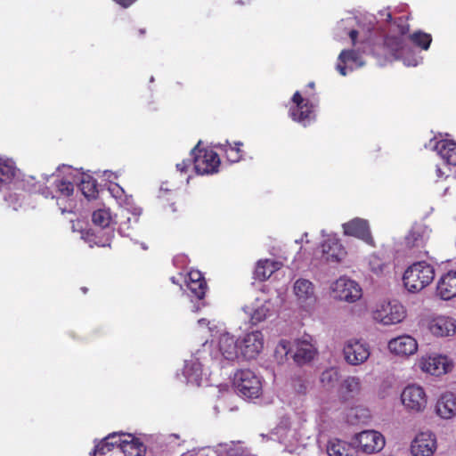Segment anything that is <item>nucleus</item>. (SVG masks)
<instances>
[{
  "instance_id": "obj_37",
  "label": "nucleus",
  "mask_w": 456,
  "mask_h": 456,
  "mask_svg": "<svg viewBox=\"0 0 456 456\" xmlns=\"http://www.w3.org/2000/svg\"><path fill=\"white\" fill-rule=\"evenodd\" d=\"M340 394L346 398H353L362 391V381L359 377L348 376L345 378L339 387Z\"/></svg>"
},
{
  "instance_id": "obj_55",
  "label": "nucleus",
  "mask_w": 456,
  "mask_h": 456,
  "mask_svg": "<svg viewBox=\"0 0 456 456\" xmlns=\"http://www.w3.org/2000/svg\"><path fill=\"white\" fill-rule=\"evenodd\" d=\"M380 16L386 17V20L389 21L392 18L391 12L388 10H384L379 12Z\"/></svg>"
},
{
  "instance_id": "obj_46",
  "label": "nucleus",
  "mask_w": 456,
  "mask_h": 456,
  "mask_svg": "<svg viewBox=\"0 0 456 456\" xmlns=\"http://www.w3.org/2000/svg\"><path fill=\"white\" fill-rule=\"evenodd\" d=\"M110 193L115 198L120 206L128 207L132 199L126 195L125 191L118 183H110L109 186Z\"/></svg>"
},
{
  "instance_id": "obj_32",
  "label": "nucleus",
  "mask_w": 456,
  "mask_h": 456,
  "mask_svg": "<svg viewBox=\"0 0 456 456\" xmlns=\"http://www.w3.org/2000/svg\"><path fill=\"white\" fill-rule=\"evenodd\" d=\"M327 453L329 456H358V452L354 442H348L342 439H330L327 444Z\"/></svg>"
},
{
  "instance_id": "obj_1",
  "label": "nucleus",
  "mask_w": 456,
  "mask_h": 456,
  "mask_svg": "<svg viewBox=\"0 0 456 456\" xmlns=\"http://www.w3.org/2000/svg\"><path fill=\"white\" fill-rule=\"evenodd\" d=\"M77 175H79V170L69 166H62L51 175L53 179V189L42 191V194L45 198L56 199L61 213H71L76 208L73 194Z\"/></svg>"
},
{
  "instance_id": "obj_17",
  "label": "nucleus",
  "mask_w": 456,
  "mask_h": 456,
  "mask_svg": "<svg viewBox=\"0 0 456 456\" xmlns=\"http://www.w3.org/2000/svg\"><path fill=\"white\" fill-rule=\"evenodd\" d=\"M324 237V231L322 232ZM322 261L329 265H337L344 260L346 250L335 234H327L321 244Z\"/></svg>"
},
{
  "instance_id": "obj_45",
  "label": "nucleus",
  "mask_w": 456,
  "mask_h": 456,
  "mask_svg": "<svg viewBox=\"0 0 456 456\" xmlns=\"http://www.w3.org/2000/svg\"><path fill=\"white\" fill-rule=\"evenodd\" d=\"M92 219L94 224L104 228L110 224L112 216L109 208H100L93 213Z\"/></svg>"
},
{
  "instance_id": "obj_14",
  "label": "nucleus",
  "mask_w": 456,
  "mask_h": 456,
  "mask_svg": "<svg viewBox=\"0 0 456 456\" xmlns=\"http://www.w3.org/2000/svg\"><path fill=\"white\" fill-rule=\"evenodd\" d=\"M401 402L406 411L413 413L423 412L428 406V395L419 384L406 386L401 393Z\"/></svg>"
},
{
  "instance_id": "obj_39",
  "label": "nucleus",
  "mask_w": 456,
  "mask_h": 456,
  "mask_svg": "<svg viewBox=\"0 0 456 456\" xmlns=\"http://www.w3.org/2000/svg\"><path fill=\"white\" fill-rule=\"evenodd\" d=\"M428 231L422 225L415 226L406 237V243L409 247L423 246L428 239Z\"/></svg>"
},
{
  "instance_id": "obj_18",
  "label": "nucleus",
  "mask_w": 456,
  "mask_h": 456,
  "mask_svg": "<svg viewBox=\"0 0 456 456\" xmlns=\"http://www.w3.org/2000/svg\"><path fill=\"white\" fill-rule=\"evenodd\" d=\"M265 346V336L260 330H252L240 338V358L249 361L256 359Z\"/></svg>"
},
{
  "instance_id": "obj_40",
  "label": "nucleus",
  "mask_w": 456,
  "mask_h": 456,
  "mask_svg": "<svg viewBox=\"0 0 456 456\" xmlns=\"http://www.w3.org/2000/svg\"><path fill=\"white\" fill-rule=\"evenodd\" d=\"M370 417V411L362 406H356L348 410L346 421L352 425L366 422Z\"/></svg>"
},
{
  "instance_id": "obj_27",
  "label": "nucleus",
  "mask_w": 456,
  "mask_h": 456,
  "mask_svg": "<svg viewBox=\"0 0 456 456\" xmlns=\"http://www.w3.org/2000/svg\"><path fill=\"white\" fill-rule=\"evenodd\" d=\"M317 354L316 347L307 338L293 342L292 358L297 364H305L312 361Z\"/></svg>"
},
{
  "instance_id": "obj_28",
  "label": "nucleus",
  "mask_w": 456,
  "mask_h": 456,
  "mask_svg": "<svg viewBox=\"0 0 456 456\" xmlns=\"http://www.w3.org/2000/svg\"><path fill=\"white\" fill-rule=\"evenodd\" d=\"M436 295L443 300H450L456 297V272L449 271L439 278Z\"/></svg>"
},
{
  "instance_id": "obj_4",
  "label": "nucleus",
  "mask_w": 456,
  "mask_h": 456,
  "mask_svg": "<svg viewBox=\"0 0 456 456\" xmlns=\"http://www.w3.org/2000/svg\"><path fill=\"white\" fill-rule=\"evenodd\" d=\"M292 295L298 312L303 315H312L318 307L319 297L316 287L308 279H297L292 286Z\"/></svg>"
},
{
  "instance_id": "obj_41",
  "label": "nucleus",
  "mask_w": 456,
  "mask_h": 456,
  "mask_svg": "<svg viewBox=\"0 0 456 456\" xmlns=\"http://www.w3.org/2000/svg\"><path fill=\"white\" fill-rule=\"evenodd\" d=\"M15 173L14 162L10 159L0 157V184L11 181Z\"/></svg>"
},
{
  "instance_id": "obj_42",
  "label": "nucleus",
  "mask_w": 456,
  "mask_h": 456,
  "mask_svg": "<svg viewBox=\"0 0 456 456\" xmlns=\"http://www.w3.org/2000/svg\"><path fill=\"white\" fill-rule=\"evenodd\" d=\"M339 374L337 369L329 368L323 370L320 376V383L325 389L334 387L338 380Z\"/></svg>"
},
{
  "instance_id": "obj_9",
  "label": "nucleus",
  "mask_w": 456,
  "mask_h": 456,
  "mask_svg": "<svg viewBox=\"0 0 456 456\" xmlns=\"http://www.w3.org/2000/svg\"><path fill=\"white\" fill-rule=\"evenodd\" d=\"M236 392L247 399L258 398L263 392L262 380L250 370H238L233 379Z\"/></svg>"
},
{
  "instance_id": "obj_57",
  "label": "nucleus",
  "mask_w": 456,
  "mask_h": 456,
  "mask_svg": "<svg viewBox=\"0 0 456 456\" xmlns=\"http://www.w3.org/2000/svg\"><path fill=\"white\" fill-rule=\"evenodd\" d=\"M202 347H203L204 349H205L206 347H208V346L207 342H205L204 344H202Z\"/></svg>"
},
{
  "instance_id": "obj_29",
  "label": "nucleus",
  "mask_w": 456,
  "mask_h": 456,
  "mask_svg": "<svg viewBox=\"0 0 456 456\" xmlns=\"http://www.w3.org/2000/svg\"><path fill=\"white\" fill-rule=\"evenodd\" d=\"M93 456H125L119 446L118 434L109 435L96 444Z\"/></svg>"
},
{
  "instance_id": "obj_51",
  "label": "nucleus",
  "mask_w": 456,
  "mask_h": 456,
  "mask_svg": "<svg viewBox=\"0 0 456 456\" xmlns=\"http://www.w3.org/2000/svg\"><path fill=\"white\" fill-rule=\"evenodd\" d=\"M190 166H191L190 160H183L181 163L176 164V168L181 173H185V172H187Z\"/></svg>"
},
{
  "instance_id": "obj_38",
  "label": "nucleus",
  "mask_w": 456,
  "mask_h": 456,
  "mask_svg": "<svg viewBox=\"0 0 456 456\" xmlns=\"http://www.w3.org/2000/svg\"><path fill=\"white\" fill-rule=\"evenodd\" d=\"M208 452H222L219 456H249L240 443L230 442L217 445V449H209Z\"/></svg>"
},
{
  "instance_id": "obj_20",
  "label": "nucleus",
  "mask_w": 456,
  "mask_h": 456,
  "mask_svg": "<svg viewBox=\"0 0 456 456\" xmlns=\"http://www.w3.org/2000/svg\"><path fill=\"white\" fill-rule=\"evenodd\" d=\"M292 103L293 106L289 109V115L294 121L306 126L314 119V106L303 99L298 92L294 94Z\"/></svg>"
},
{
  "instance_id": "obj_59",
  "label": "nucleus",
  "mask_w": 456,
  "mask_h": 456,
  "mask_svg": "<svg viewBox=\"0 0 456 456\" xmlns=\"http://www.w3.org/2000/svg\"><path fill=\"white\" fill-rule=\"evenodd\" d=\"M307 236H308V234L305 232V233L304 234V237L307 238Z\"/></svg>"
},
{
  "instance_id": "obj_22",
  "label": "nucleus",
  "mask_w": 456,
  "mask_h": 456,
  "mask_svg": "<svg viewBox=\"0 0 456 456\" xmlns=\"http://www.w3.org/2000/svg\"><path fill=\"white\" fill-rule=\"evenodd\" d=\"M389 352L400 357H409L417 353L419 349L418 341L410 335H401L388 341Z\"/></svg>"
},
{
  "instance_id": "obj_33",
  "label": "nucleus",
  "mask_w": 456,
  "mask_h": 456,
  "mask_svg": "<svg viewBox=\"0 0 456 456\" xmlns=\"http://www.w3.org/2000/svg\"><path fill=\"white\" fill-rule=\"evenodd\" d=\"M283 264L275 259H261L256 263L255 269V277L259 281L269 279L272 274L281 268Z\"/></svg>"
},
{
  "instance_id": "obj_8",
  "label": "nucleus",
  "mask_w": 456,
  "mask_h": 456,
  "mask_svg": "<svg viewBox=\"0 0 456 456\" xmlns=\"http://www.w3.org/2000/svg\"><path fill=\"white\" fill-rule=\"evenodd\" d=\"M279 442L285 446V450L290 453L299 452L311 437V434L304 428L280 424L273 433Z\"/></svg>"
},
{
  "instance_id": "obj_54",
  "label": "nucleus",
  "mask_w": 456,
  "mask_h": 456,
  "mask_svg": "<svg viewBox=\"0 0 456 456\" xmlns=\"http://www.w3.org/2000/svg\"><path fill=\"white\" fill-rule=\"evenodd\" d=\"M209 449H212V447L206 448L202 451V456H219L222 455V452H208ZM213 449H217L216 447H213Z\"/></svg>"
},
{
  "instance_id": "obj_35",
  "label": "nucleus",
  "mask_w": 456,
  "mask_h": 456,
  "mask_svg": "<svg viewBox=\"0 0 456 456\" xmlns=\"http://www.w3.org/2000/svg\"><path fill=\"white\" fill-rule=\"evenodd\" d=\"M435 150L448 165H456V142L443 139L436 142Z\"/></svg>"
},
{
  "instance_id": "obj_49",
  "label": "nucleus",
  "mask_w": 456,
  "mask_h": 456,
  "mask_svg": "<svg viewBox=\"0 0 456 456\" xmlns=\"http://www.w3.org/2000/svg\"><path fill=\"white\" fill-rule=\"evenodd\" d=\"M81 238L84 239L90 247H93V245H97L100 247H106L110 245V237L106 238L105 240H96V236L93 233H89L88 232L82 233Z\"/></svg>"
},
{
  "instance_id": "obj_30",
  "label": "nucleus",
  "mask_w": 456,
  "mask_h": 456,
  "mask_svg": "<svg viewBox=\"0 0 456 456\" xmlns=\"http://www.w3.org/2000/svg\"><path fill=\"white\" fill-rule=\"evenodd\" d=\"M118 440L125 456H144V444L132 435L118 434Z\"/></svg>"
},
{
  "instance_id": "obj_43",
  "label": "nucleus",
  "mask_w": 456,
  "mask_h": 456,
  "mask_svg": "<svg viewBox=\"0 0 456 456\" xmlns=\"http://www.w3.org/2000/svg\"><path fill=\"white\" fill-rule=\"evenodd\" d=\"M142 210L140 208H134L132 212V217L126 216V220L121 222L119 225V232L123 236H131L130 229L138 223L139 216Z\"/></svg>"
},
{
  "instance_id": "obj_24",
  "label": "nucleus",
  "mask_w": 456,
  "mask_h": 456,
  "mask_svg": "<svg viewBox=\"0 0 456 456\" xmlns=\"http://www.w3.org/2000/svg\"><path fill=\"white\" fill-rule=\"evenodd\" d=\"M343 232L346 236L356 237L368 244L373 243L369 222L366 219L355 217L342 224Z\"/></svg>"
},
{
  "instance_id": "obj_21",
  "label": "nucleus",
  "mask_w": 456,
  "mask_h": 456,
  "mask_svg": "<svg viewBox=\"0 0 456 456\" xmlns=\"http://www.w3.org/2000/svg\"><path fill=\"white\" fill-rule=\"evenodd\" d=\"M437 448L436 436L431 431L419 432L411 444L412 456H433Z\"/></svg>"
},
{
  "instance_id": "obj_15",
  "label": "nucleus",
  "mask_w": 456,
  "mask_h": 456,
  "mask_svg": "<svg viewBox=\"0 0 456 456\" xmlns=\"http://www.w3.org/2000/svg\"><path fill=\"white\" fill-rule=\"evenodd\" d=\"M330 289L335 299L346 303H354L362 296V289L358 282L346 276L332 282Z\"/></svg>"
},
{
  "instance_id": "obj_12",
  "label": "nucleus",
  "mask_w": 456,
  "mask_h": 456,
  "mask_svg": "<svg viewBox=\"0 0 456 456\" xmlns=\"http://www.w3.org/2000/svg\"><path fill=\"white\" fill-rule=\"evenodd\" d=\"M200 142L191 150L194 168L199 175H213L218 172L221 160L212 149H201Z\"/></svg>"
},
{
  "instance_id": "obj_7",
  "label": "nucleus",
  "mask_w": 456,
  "mask_h": 456,
  "mask_svg": "<svg viewBox=\"0 0 456 456\" xmlns=\"http://www.w3.org/2000/svg\"><path fill=\"white\" fill-rule=\"evenodd\" d=\"M407 316L406 307L399 301L382 300L371 310L372 320L383 326L396 325Z\"/></svg>"
},
{
  "instance_id": "obj_52",
  "label": "nucleus",
  "mask_w": 456,
  "mask_h": 456,
  "mask_svg": "<svg viewBox=\"0 0 456 456\" xmlns=\"http://www.w3.org/2000/svg\"><path fill=\"white\" fill-rule=\"evenodd\" d=\"M102 176L110 182V183H114L112 181L118 178V175L110 170L103 171Z\"/></svg>"
},
{
  "instance_id": "obj_47",
  "label": "nucleus",
  "mask_w": 456,
  "mask_h": 456,
  "mask_svg": "<svg viewBox=\"0 0 456 456\" xmlns=\"http://www.w3.org/2000/svg\"><path fill=\"white\" fill-rule=\"evenodd\" d=\"M410 39L415 45L425 51L429 48L432 42L431 35L422 31L413 33L410 36Z\"/></svg>"
},
{
  "instance_id": "obj_16",
  "label": "nucleus",
  "mask_w": 456,
  "mask_h": 456,
  "mask_svg": "<svg viewBox=\"0 0 456 456\" xmlns=\"http://www.w3.org/2000/svg\"><path fill=\"white\" fill-rule=\"evenodd\" d=\"M243 312L249 318L253 325H256L268 317L275 311V303L272 298L265 295L257 297L254 301L243 306Z\"/></svg>"
},
{
  "instance_id": "obj_53",
  "label": "nucleus",
  "mask_w": 456,
  "mask_h": 456,
  "mask_svg": "<svg viewBox=\"0 0 456 456\" xmlns=\"http://www.w3.org/2000/svg\"><path fill=\"white\" fill-rule=\"evenodd\" d=\"M113 1L116 2L118 4H119L120 6L124 7V8H127L130 5H132L136 0H113Z\"/></svg>"
},
{
  "instance_id": "obj_19",
  "label": "nucleus",
  "mask_w": 456,
  "mask_h": 456,
  "mask_svg": "<svg viewBox=\"0 0 456 456\" xmlns=\"http://www.w3.org/2000/svg\"><path fill=\"white\" fill-rule=\"evenodd\" d=\"M368 31H370V28H366L357 17L352 14H347L346 17L341 19L337 24L336 37L338 39H343L348 36L351 38L353 45H355L357 37H365Z\"/></svg>"
},
{
  "instance_id": "obj_34",
  "label": "nucleus",
  "mask_w": 456,
  "mask_h": 456,
  "mask_svg": "<svg viewBox=\"0 0 456 456\" xmlns=\"http://www.w3.org/2000/svg\"><path fill=\"white\" fill-rule=\"evenodd\" d=\"M76 184L86 199L91 200L96 197L98 193L96 181L89 174L79 171V175L76 176Z\"/></svg>"
},
{
  "instance_id": "obj_23",
  "label": "nucleus",
  "mask_w": 456,
  "mask_h": 456,
  "mask_svg": "<svg viewBox=\"0 0 456 456\" xmlns=\"http://www.w3.org/2000/svg\"><path fill=\"white\" fill-rule=\"evenodd\" d=\"M435 412L443 420H452L456 418V394L451 391L443 392L435 404Z\"/></svg>"
},
{
  "instance_id": "obj_26",
  "label": "nucleus",
  "mask_w": 456,
  "mask_h": 456,
  "mask_svg": "<svg viewBox=\"0 0 456 456\" xmlns=\"http://www.w3.org/2000/svg\"><path fill=\"white\" fill-rule=\"evenodd\" d=\"M200 351L196 352L193 355L191 356V359L185 360L184 368L183 370V374L188 383L192 385L200 386L202 377L204 375L203 364L200 362L201 358L205 359V357H201Z\"/></svg>"
},
{
  "instance_id": "obj_50",
  "label": "nucleus",
  "mask_w": 456,
  "mask_h": 456,
  "mask_svg": "<svg viewBox=\"0 0 456 456\" xmlns=\"http://www.w3.org/2000/svg\"><path fill=\"white\" fill-rule=\"evenodd\" d=\"M294 389L298 394H305L307 391V385L305 380L297 379L294 380Z\"/></svg>"
},
{
  "instance_id": "obj_13",
  "label": "nucleus",
  "mask_w": 456,
  "mask_h": 456,
  "mask_svg": "<svg viewBox=\"0 0 456 456\" xmlns=\"http://www.w3.org/2000/svg\"><path fill=\"white\" fill-rule=\"evenodd\" d=\"M424 325L436 338H452L456 335V319L450 315H429L424 320Z\"/></svg>"
},
{
  "instance_id": "obj_5",
  "label": "nucleus",
  "mask_w": 456,
  "mask_h": 456,
  "mask_svg": "<svg viewBox=\"0 0 456 456\" xmlns=\"http://www.w3.org/2000/svg\"><path fill=\"white\" fill-rule=\"evenodd\" d=\"M435 278L434 266L426 261L411 265L403 275L404 288L411 293H418L428 286Z\"/></svg>"
},
{
  "instance_id": "obj_2",
  "label": "nucleus",
  "mask_w": 456,
  "mask_h": 456,
  "mask_svg": "<svg viewBox=\"0 0 456 456\" xmlns=\"http://www.w3.org/2000/svg\"><path fill=\"white\" fill-rule=\"evenodd\" d=\"M198 325L208 329L211 336L217 338L216 342V351L212 353L211 356L223 367L233 364L240 359V338H237L224 329L218 328L205 318L199 320Z\"/></svg>"
},
{
  "instance_id": "obj_6",
  "label": "nucleus",
  "mask_w": 456,
  "mask_h": 456,
  "mask_svg": "<svg viewBox=\"0 0 456 456\" xmlns=\"http://www.w3.org/2000/svg\"><path fill=\"white\" fill-rule=\"evenodd\" d=\"M414 366L422 373L442 377L453 370L455 362L445 354L431 352L418 357Z\"/></svg>"
},
{
  "instance_id": "obj_11",
  "label": "nucleus",
  "mask_w": 456,
  "mask_h": 456,
  "mask_svg": "<svg viewBox=\"0 0 456 456\" xmlns=\"http://www.w3.org/2000/svg\"><path fill=\"white\" fill-rule=\"evenodd\" d=\"M357 452H362L365 454H375L383 450L386 445L384 436L374 429H366L355 433L352 436Z\"/></svg>"
},
{
  "instance_id": "obj_48",
  "label": "nucleus",
  "mask_w": 456,
  "mask_h": 456,
  "mask_svg": "<svg viewBox=\"0 0 456 456\" xmlns=\"http://www.w3.org/2000/svg\"><path fill=\"white\" fill-rule=\"evenodd\" d=\"M369 267L371 272L376 274L383 273L385 268V262L377 255H371L368 258Z\"/></svg>"
},
{
  "instance_id": "obj_44",
  "label": "nucleus",
  "mask_w": 456,
  "mask_h": 456,
  "mask_svg": "<svg viewBox=\"0 0 456 456\" xmlns=\"http://www.w3.org/2000/svg\"><path fill=\"white\" fill-rule=\"evenodd\" d=\"M275 357L279 362H283L289 354H293V342L281 340L275 348Z\"/></svg>"
},
{
  "instance_id": "obj_10",
  "label": "nucleus",
  "mask_w": 456,
  "mask_h": 456,
  "mask_svg": "<svg viewBox=\"0 0 456 456\" xmlns=\"http://www.w3.org/2000/svg\"><path fill=\"white\" fill-rule=\"evenodd\" d=\"M342 354L347 364L359 366L370 358V346L362 338H350L343 344Z\"/></svg>"
},
{
  "instance_id": "obj_36",
  "label": "nucleus",
  "mask_w": 456,
  "mask_h": 456,
  "mask_svg": "<svg viewBox=\"0 0 456 456\" xmlns=\"http://www.w3.org/2000/svg\"><path fill=\"white\" fill-rule=\"evenodd\" d=\"M242 145L243 143L241 142H234L232 143L229 141H225L224 143L215 144L214 147L221 150L224 153L228 161L236 163L242 159Z\"/></svg>"
},
{
  "instance_id": "obj_58",
  "label": "nucleus",
  "mask_w": 456,
  "mask_h": 456,
  "mask_svg": "<svg viewBox=\"0 0 456 456\" xmlns=\"http://www.w3.org/2000/svg\"><path fill=\"white\" fill-rule=\"evenodd\" d=\"M172 281H173L174 283H176V281H175V278H172Z\"/></svg>"
},
{
  "instance_id": "obj_31",
  "label": "nucleus",
  "mask_w": 456,
  "mask_h": 456,
  "mask_svg": "<svg viewBox=\"0 0 456 456\" xmlns=\"http://www.w3.org/2000/svg\"><path fill=\"white\" fill-rule=\"evenodd\" d=\"M184 282L188 289L196 298L202 299L204 297L207 284L200 271H190L184 278Z\"/></svg>"
},
{
  "instance_id": "obj_56",
  "label": "nucleus",
  "mask_w": 456,
  "mask_h": 456,
  "mask_svg": "<svg viewBox=\"0 0 456 456\" xmlns=\"http://www.w3.org/2000/svg\"><path fill=\"white\" fill-rule=\"evenodd\" d=\"M436 175L438 178H441L444 175H446V171L444 170L442 167H436Z\"/></svg>"
},
{
  "instance_id": "obj_3",
  "label": "nucleus",
  "mask_w": 456,
  "mask_h": 456,
  "mask_svg": "<svg viewBox=\"0 0 456 456\" xmlns=\"http://www.w3.org/2000/svg\"><path fill=\"white\" fill-rule=\"evenodd\" d=\"M400 37L387 36L385 39V46L391 58L401 60L405 66L416 67L422 62V57L417 54L413 50L407 47L403 42V37L409 31V25L403 19H399L397 24Z\"/></svg>"
},
{
  "instance_id": "obj_25",
  "label": "nucleus",
  "mask_w": 456,
  "mask_h": 456,
  "mask_svg": "<svg viewBox=\"0 0 456 456\" xmlns=\"http://www.w3.org/2000/svg\"><path fill=\"white\" fill-rule=\"evenodd\" d=\"M365 64L362 56L354 50H343L338 57L336 65L337 70L342 76H346L348 72L362 68Z\"/></svg>"
}]
</instances>
